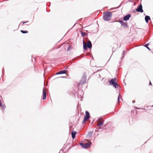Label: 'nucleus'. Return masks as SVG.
Masks as SVG:
<instances>
[{"label":"nucleus","mask_w":153,"mask_h":153,"mask_svg":"<svg viewBox=\"0 0 153 153\" xmlns=\"http://www.w3.org/2000/svg\"><path fill=\"white\" fill-rule=\"evenodd\" d=\"M120 96H121L120 94L118 96V98H117V101H118V103L120 102Z\"/></svg>","instance_id":"nucleus-21"},{"label":"nucleus","mask_w":153,"mask_h":153,"mask_svg":"<svg viewBox=\"0 0 153 153\" xmlns=\"http://www.w3.org/2000/svg\"><path fill=\"white\" fill-rule=\"evenodd\" d=\"M135 108H136L139 109V108H137V107H135Z\"/></svg>","instance_id":"nucleus-33"},{"label":"nucleus","mask_w":153,"mask_h":153,"mask_svg":"<svg viewBox=\"0 0 153 153\" xmlns=\"http://www.w3.org/2000/svg\"><path fill=\"white\" fill-rule=\"evenodd\" d=\"M98 122L99 123L97 124L98 126H101L103 124L104 121L102 117H100L97 120Z\"/></svg>","instance_id":"nucleus-6"},{"label":"nucleus","mask_w":153,"mask_h":153,"mask_svg":"<svg viewBox=\"0 0 153 153\" xmlns=\"http://www.w3.org/2000/svg\"><path fill=\"white\" fill-rule=\"evenodd\" d=\"M136 12H137V11L136 9H134V10H133L132 13H135Z\"/></svg>","instance_id":"nucleus-24"},{"label":"nucleus","mask_w":153,"mask_h":153,"mask_svg":"<svg viewBox=\"0 0 153 153\" xmlns=\"http://www.w3.org/2000/svg\"><path fill=\"white\" fill-rule=\"evenodd\" d=\"M42 99L43 100H45L46 98V92L45 89L44 88H43L42 91Z\"/></svg>","instance_id":"nucleus-9"},{"label":"nucleus","mask_w":153,"mask_h":153,"mask_svg":"<svg viewBox=\"0 0 153 153\" xmlns=\"http://www.w3.org/2000/svg\"><path fill=\"white\" fill-rule=\"evenodd\" d=\"M131 16L130 14H127L123 18V20L125 21H128L129 19Z\"/></svg>","instance_id":"nucleus-10"},{"label":"nucleus","mask_w":153,"mask_h":153,"mask_svg":"<svg viewBox=\"0 0 153 153\" xmlns=\"http://www.w3.org/2000/svg\"><path fill=\"white\" fill-rule=\"evenodd\" d=\"M149 43L146 44L144 46L146 47L147 49H148L149 50L151 51V49L149 47L148 45H149Z\"/></svg>","instance_id":"nucleus-16"},{"label":"nucleus","mask_w":153,"mask_h":153,"mask_svg":"<svg viewBox=\"0 0 153 153\" xmlns=\"http://www.w3.org/2000/svg\"><path fill=\"white\" fill-rule=\"evenodd\" d=\"M90 117H88L87 116H85L84 117V119H85L86 120H87L88 119L90 118Z\"/></svg>","instance_id":"nucleus-20"},{"label":"nucleus","mask_w":153,"mask_h":153,"mask_svg":"<svg viewBox=\"0 0 153 153\" xmlns=\"http://www.w3.org/2000/svg\"><path fill=\"white\" fill-rule=\"evenodd\" d=\"M145 19L146 22L148 23L149 21L151 19L150 17L149 16H146L145 17Z\"/></svg>","instance_id":"nucleus-11"},{"label":"nucleus","mask_w":153,"mask_h":153,"mask_svg":"<svg viewBox=\"0 0 153 153\" xmlns=\"http://www.w3.org/2000/svg\"><path fill=\"white\" fill-rule=\"evenodd\" d=\"M3 108H5V105H2V106Z\"/></svg>","instance_id":"nucleus-30"},{"label":"nucleus","mask_w":153,"mask_h":153,"mask_svg":"<svg viewBox=\"0 0 153 153\" xmlns=\"http://www.w3.org/2000/svg\"><path fill=\"white\" fill-rule=\"evenodd\" d=\"M116 80V79L114 78L111 79L109 81V85H113V87L115 88H116L118 87V84Z\"/></svg>","instance_id":"nucleus-3"},{"label":"nucleus","mask_w":153,"mask_h":153,"mask_svg":"<svg viewBox=\"0 0 153 153\" xmlns=\"http://www.w3.org/2000/svg\"><path fill=\"white\" fill-rule=\"evenodd\" d=\"M86 78L87 77L85 74H83L81 80H80L79 82L78 83V85H82L85 83Z\"/></svg>","instance_id":"nucleus-4"},{"label":"nucleus","mask_w":153,"mask_h":153,"mask_svg":"<svg viewBox=\"0 0 153 153\" xmlns=\"http://www.w3.org/2000/svg\"><path fill=\"white\" fill-rule=\"evenodd\" d=\"M76 133V131H72L71 133V135L73 139H74L75 138Z\"/></svg>","instance_id":"nucleus-12"},{"label":"nucleus","mask_w":153,"mask_h":153,"mask_svg":"<svg viewBox=\"0 0 153 153\" xmlns=\"http://www.w3.org/2000/svg\"><path fill=\"white\" fill-rule=\"evenodd\" d=\"M86 121L87 120H86L85 119H84L83 121L82 122V123L83 124H85L86 123Z\"/></svg>","instance_id":"nucleus-23"},{"label":"nucleus","mask_w":153,"mask_h":153,"mask_svg":"<svg viewBox=\"0 0 153 153\" xmlns=\"http://www.w3.org/2000/svg\"><path fill=\"white\" fill-rule=\"evenodd\" d=\"M71 48V46H69L67 48V51H69L70 50V49Z\"/></svg>","instance_id":"nucleus-22"},{"label":"nucleus","mask_w":153,"mask_h":153,"mask_svg":"<svg viewBox=\"0 0 153 153\" xmlns=\"http://www.w3.org/2000/svg\"><path fill=\"white\" fill-rule=\"evenodd\" d=\"M135 102V100H133V101H132V103H134Z\"/></svg>","instance_id":"nucleus-31"},{"label":"nucleus","mask_w":153,"mask_h":153,"mask_svg":"<svg viewBox=\"0 0 153 153\" xmlns=\"http://www.w3.org/2000/svg\"><path fill=\"white\" fill-rule=\"evenodd\" d=\"M2 106V105L1 103V100L0 99V107H1Z\"/></svg>","instance_id":"nucleus-26"},{"label":"nucleus","mask_w":153,"mask_h":153,"mask_svg":"<svg viewBox=\"0 0 153 153\" xmlns=\"http://www.w3.org/2000/svg\"><path fill=\"white\" fill-rule=\"evenodd\" d=\"M149 85H152V83H151V82L150 81V82H149Z\"/></svg>","instance_id":"nucleus-29"},{"label":"nucleus","mask_w":153,"mask_h":153,"mask_svg":"<svg viewBox=\"0 0 153 153\" xmlns=\"http://www.w3.org/2000/svg\"><path fill=\"white\" fill-rule=\"evenodd\" d=\"M91 144V142H90L88 143V144H85L84 143H80V145L82 148L84 149H87L88 147H90Z\"/></svg>","instance_id":"nucleus-5"},{"label":"nucleus","mask_w":153,"mask_h":153,"mask_svg":"<svg viewBox=\"0 0 153 153\" xmlns=\"http://www.w3.org/2000/svg\"><path fill=\"white\" fill-rule=\"evenodd\" d=\"M4 72V68H3L2 69V74Z\"/></svg>","instance_id":"nucleus-28"},{"label":"nucleus","mask_w":153,"mask_h":153,"mask_svg":"<svg viewBox=\"0 0 153 153\" xmlns=\"http://www.w3.org/2000/svg\"><path fill=\"white\" fill-rule=\"evenodd\" d=\"M81 36L83 37L87 35V33L83 31L81 32Z\"/></svg>","instance_id":"nucleus-15"},{"label":"nucleus","mask_w":153,"mask_h":153,"mask_svg":"<svg viewBox=\"0 0 153 153\" xmlns=\"http://www.w3.org/2000/svg\"><path fill=\"white\" fill-rule=\"evenodd\" d=\"M75 24H74V25L72 27V28L75 26Z\"/></svg>","instance_id":"nucleus-34"},{"label":"nucleus","mask_w":153,"mask_h":153,"mask_svg":"<svg viewBox=\"0 0 153 153\" xmlns=\"http://www.w3.org/2000/svg\"><path fill=\"white\" fill-rule=\"evenodd\" d=\"M93 133V132L92 131H90L89 132L87 135V137L88 138L90 137L92 135Z\"/></svg>","instance_id":"nucleus-13"},{"label":"nucleus","mask_w":153,"mask_h":153,"mask_svg":"<svg viewBox=\"0 0 153 153\" xmlns=\"http://www.w3.org/2000/svg\"><path fill=\"white\" fill-rule=\"evenodd\" d=\"M136 9L137 11V12L142 13L143 12V7L141 4L137 6V8Z\"/></svg>","instance_id":"nucleus-8"},{"label":"nucleus","mask_w":153,"mask_h":153,"mask_svg":"<svg viewBox=\"0 0 153 153\" xmlns=\"http://www.w3.org/2000/svg\"><path fill=\"white\" fill-rule=\"evenodd\" d=\"M59 71H60L59 73H60V74H65L66 73L67 71H66V70H61Z\"/></svg>","instance_id":"nucleus-14"},{"label":"nucleus","mask_w":153,"mask_h":153,"mask_svg":"<svg viewBox=\"0 0 153 153\" xmlns=\"http://www.w3.org/2000/svg\"><path fill=\"white\" fill-rule=\"evenodd\" d=\"M29 22L28 21H27L22 22H23V24H25L26 23H27V22Z\"/></svg>","instance_id":"nucleus-25"},{"label":"nucleus","mask_w":153,"mask_h":153,"mask_svg":"<svg viewBox=\"0 0 153 153\" xmlns=\"http://www.w3.org/2000/svg\"><path fill=\"white\" fill-rule=\"evenodd\" d=\"M75 24H74V25L72 27V28L75 26Z\"/></svg>","instance_id":"nucleus-35"},{"label":"nucleus","mask_w":153,"mask_h":153,"mask_svg":"<svg viewBox=\"0 0 153 153\" xmlns=\"http://www.w3.org/2000/svg\"><path fill=\"white\" fill-rule=\"evenodd\" d=\"M112 16V14L111 12H106L104 13L103 19L105 21H109L111 20Z\"/></svg>","instance_id":"nucleus-1"},{"label":"nucleus","mask_w":153,"mask_h":153,"mask_svg":"<svg viewBox=\"0 0 153 153\" xmlns=\"http://www.w3.org/2000/svg\"><path fill=\"white\" fill-rule=\"evenodd\" d=\"M125 51H123V52L122 53V58H121V60H122L123 59V58H124V53H125Z\"/></svg>","instance_id":"nucleus-19"},{"label":"nucleus","mask_w":153,"mask_h":153,"mask_svg":"<svg viewBox=\"0 0 153 153\" xmlns=\"http://www.w3.org/2000/svg\"><path fill=\"white\" fill-rule=\"evenodd\" d=\"M60 73V71H59V72H57L56 74V75H57V74H60L59 73Z\"/></svg>","instance_id":"nucleus-27"},{"label":"nucleus","mask_w":153,"mask_h":153,"mask_svg":"<svg viewBox=\"0 0 153 153\" xmlns=\"http://www.w3.org/2000/svg\"><path fill=\"white\" fill-rule=\"evenodd\" d=\"M120 5H121V4H120V5L118 7H117V8H119V7H120Z\"/></svg>","instance_id":"nucleus-32"},{"label":"nucleus","mask_w":153,"mask_h":153,"mask_svg":"<svg viewBox=\"0 0 153 153\" xmlns=\"http://www.w3.org/2000/svg\"><path fill=\"white\" fill-rule=\"evenodd\" d=\"M118 22L120 23L121 25L124 27H128V26L127 23L124 22L122 20H119Z\"/></svg>","instance_id":"nucleus-7"},{"label":"nucleus","mask_w":153,"mask_h":153,"mask_svg":"<svg viewBox=\"0 0 153 153\" xmlns=\"http://www.w3.org/2000/svg\"><path fill=\"white\" fill-rule=\"evenodd\" d=\"M83 50L87 51L88 50L87 48L91 49L92 47V45L90 41L88 40L87 43H85L84 40H83Z\"/></svg>","instance_id":"nucleus-2"},{"label":"nucleus","mask_w":153,"mask_h":153,"mask_svg":"<svg viewBox=\"0 0 153 153\" xmlns=\"http://www.w3.org/2000/svg\"><path fill=\"white\" fill-rule=\"evenodd\" d=\"M85 116L90 117V114L88 111H85Z\"/></svg>","instance_id":"nucleus-17"},{"label":"nucleus","mask_w":153,"mask_h":153,"mask_svg":"<svg viewBox=\"0 0 153 153\" xmlns=\"http://www.w3.org/2000/svg\"><path fill=\"white\" fill-rule=\"evenodd\" d=\"M20 31L23 33H28V31L27 30H21Z\"/></svg>","instance_id":"nucleus-18"}]
</instances>
